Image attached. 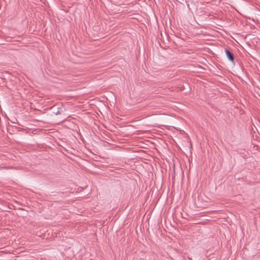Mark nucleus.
Wrapping results in <instances>:
<instances>
[{"instance_id": "f257e3e1", "label": "nucleus", "mask_w": 260, "mask_h": 260, "mask_svg": "<svg viewBox=\"0 0 260 260\" xmlns=\"http://www.w3.org/2000/svg\"><path fill=\"white\" fill-rule=\"evenodd\" d=\"M225 52L226 53V56L231 61L234 62V56L232 52H231L228 49H225Z\"/></svg>"}, {"instance_id": "f03ea898", "label": "nucleus", "mask_w": 260, "mask_h": 260, "mask_svg": "<svg viewBox=\"0 0 260 260\" xmlns=\"http://www.w3.org/2000/svg\"><path fill=\"white\" fill-rule=\"evenodd\" d=\"M51 110H52V113L55 115H59L61 114L62 108L56 107L55 106L52 107L51 108Z\"/></svg>"}]
</instances>
